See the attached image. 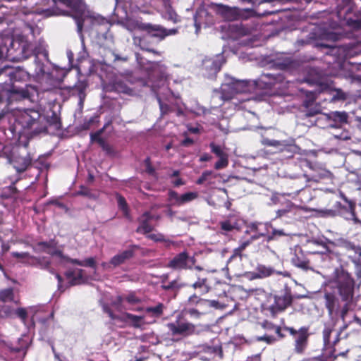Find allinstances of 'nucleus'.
<instances>
[{
	"mask_svg": "<svg viewBox=\"0 0 361 361\" xmlns=\"http://www.w3.org/2000/svg\"><path fill=\"white\" fill-rule=\"evenodd\" d=\"M283 75L279 73H263L257 80H235L233 78L228 79L227 82L221 87V92H216L214 97H220L222 100H229L235 94L254 92L257 89H275L282 90L288 85Z\"/></svg>",
	"mask_w": 361,
	"mask_h": 361,
	"instance_id": "nucleus-1",
	"label": "nucleus"
},
{
	"mask_svg": "<svg viewBox=\"0 0 361 361\" xmlns=\"http://www.w3.org/2000/svg\"><path fill=\"white\" fill-rule=\"evenodd\" d=\"M140 64L147 72L148 80L145 85L149 86L156 94L161 115L173 111L171 106L164 104L162 101L165 97H167L171 94L167 84L168 73L166 66L160 62L148 61L146 66H145L140 61Z\"/></svg>",
	"mask_w": 361,
	"mask_h": 361,
	"instance_id": "nucleus-2",
	"label": "nucleus"
},
{
	"mask_svg": "<svg viewBox=\"0 0 361 361\" xmlns=\"http://www.w3.org/2000/svg\"><path fill=\"white\" fill-rule=\"evenodd\" d=\"M15 116L16 125L20 126L30 135L47 132L48 123L55 129L61 127L59 118L55 113L52 114L50 119H46L38 111L33 109H17Z\"/></svg>",
	"mask_w": 361,
	"mask_h": 361,
	"instance_id": "nucleus-3",
	"label": "nucleus"
},
{
	"mask_svg": "<svg viewBox=\"0 0 361 361\" xmlns=\"http://www.w3.org/2000/svg\"><path fill=\"white\" fill-rule=\"evenodd\" d=\"M332 278L336 283L338 295L341 300L345 302L340 311V317L344 321L353 302L355 282L350 274L342 267L334 269Z\"/></svg>",
	"mask_w": 361,
	"mask_h": 361,
	"instance_id": "nucleus-4",
	"label": "nucleus"
},
{
	"mask_svg": "<svg viewBox=\"0 0 361 361\" xmlns=\"http://www.w3.org/2000/svg\"><path fill=\"white\" fill-rule=\"evenodd\" d=\"M44 248V250L49 254L51 257V260L47 257H30L29 264L40 268L42 269H46L51 274H54V269L51 267L53 261L59 264H64L68 262V257L64 256L60 250L51 249L47 243H41L39 244Z\"/></svg>",
	"mask_w": 361,
	"mask_h": 361,
	"instance_id": "nucleus-5",
	"label": "nucleus"
},
{
	"mask_svg": "<svg viewBox=\"0 0 361 361\" xmlns=\"http://www.w3.org/2000/svg\"><path fill=\"white\" fill-rule=\"evenodd\" d=\"M166 326L173 336H187L200 333V330L197 329V326L192 323L183 320L181 314H178L174 322L168 323Z\"/></svg>",
	"mask_w": 361,
	"mask_h": 361,
	"instance_id": "nucleus-6",
	"label": "nucleus"
},
{
	"mask_svg": "<svg viewBox=\"0 0 361 361\" xmlns=\"http://www.w3.org/2000/svg\"><path fill=\"white\" fill-rule=\"evenodd\" d=\"M140 26L141 30L146 32L147 35L154 39L156 43H159L167 36L174 35L178 32L177 29H166L160 25L149 23H142Z\"/></svg>",
	"mask_w": 361,
	"mask_h": 361,
	"instance_id": "nucleus-7",
	"label": "nucleus"
},
{
	"mask_svg": "<svg viewBox=\"0 0 361 361\" xmlns=\"http://www.w3.org/2000/svg\"><path fill=\"white\" fill-rule=\"evenodd\" d=\"M196 259L194 256L184 250L175 255L168 263L167 267L173 270L192 269L195 266Z\"/></svg>",
	"mask_w": 361,
	"mask_h": 361,
	"instance_id": "nucleus-8",
	"label": "nucleus"
},
{
	"mask_svg": "<svg viewBox=\"0 0 361 361\" xmlns=\"http://www.w3.org/2000/svg\"><path fill=\"white\" fill-rule=\"evenodd\" d=\"M138 248L137 245H130L128 249L118 252L111 258L109 262L102 263L104 269L111 271L114 269L125 264L128 260L133 257L135 250Z\"/></svg>",
	"mask_w": 361,
	"mask_h": 361,
	"instance_id": "nucleus-9",
	"label": "nucleus"
},
{
	"mask_svg": "<svg viewBox=\"0 0 361 361\" xmlns=\"http://www.w3.org/2000/svg\"><path fill=\"white\" fill-rule=\"evenodd\" d=\"M291 264L303 271L313 270L310 261L301 247L297 245L290 249Z\"/></svg>",
	"mask_w": 361,
	"mask_h": 361,
	"instance_id": "nucleus-10",
	"label": "nucleus"
},
{
	"mask_svg": "<svg viewBox=\"0 0 361 361\" xmlns=\"http://www.w3.org/2000/svg\"><path fill=\"white\" fill-rule=\"evenodd\" d=\"M322 120H325L329 122H332L329 125V128H340L344 124L348 122V114L345 111H331L329 114H324L321 115L316 122H319Z\"/></svg>",
	"mask_w": 361,
	"mask_h": 361,
	"instance_id": "nucleus-11",
	"label": "nucleus"
},
{
	"mask_svg": "<svg viewBox=\"0 0 361 361\" xmlns=\"http://www.w3.org/2000/svg\"><path fill=\"white\" fill-rule=\"evenodd\" d=\"M292 301L293 297L290 291L286 290L283 295L274 296V303L268 307V310L272 316H275L290 306Z\"/></svg>",
	"mask_w": 361,
	"mask_h": 361,
	"instance_id": "nucleus-12",
	"label": "nucleus"
},
{
	"mask_svg": "<svg viewBox=\"0 0 361 361\" xmlns=\"http://www.w3.org/2000/svg\"><path fill=\"white\" fill-rule=\"evenodd\" d=\"M71 8L75 12L74 18L77 25V30L79 33H81L83 23L85 18L90 17V13L87 9L85 3L81 0H76L71 3Z\"/></svg>",
	"mask_w": 361,
	"mask_h": 361,
	"instance_id": "nucleus-13",
	"label": "nucleus"
},
{
	"mask_svg": "<svg viewBox=\"0 0 361 361\" xmlns=\"http://www.w3.org/2000/svg\"><path fill=\"white\" fill-rule=\"evenodd\" d=\"M225 62L224 56L221 54L216 55L215 58H207L203 61V69L205 76L212 78L220 71L221 66Z\"/></svg>",
	"mask_w": 361,
	"mask_h": 361,
	"instance_id": "nucleus-14",
	"label": "nucleus"
},
{
	"mask_svg": "<svg viewBox=\"0 0 361 361\" xmlns=\"http://www.w3.org/2000/svg\"><path fill=\"white\" fill-rule=\"evenodd\" d=\"M343 198L348 203V206H343L341 202H336V207L338 209V216L346 220H352L355 224L361 223L355 214V204L345 196H343Z\"/></svg>",
	"mask_w": 361,
	"mask_h": 361,
	"instance_id": "nucleus-15",
	"label": "nucleus"
},
{
	"mask_svg": "<svg viewBox=\"0 0 361 361\" xmlns=\"http://www.w3.org/2000/svg\"><path fill=\"white\" fill-rule=\"evenodd\" d=\"M309 336L307 328L301 327L299 329V334L296 335L294 338L293 344V350L296 354L303 355L305 353L308 345Z\"/></svg>",
	"mask_w": 361,
	"mask_h": 361,
	"instance_id": "nucleus-16",
	"label": "nucleus"
},
{
	"mask_svg": "<svg viewBox=\"0 0 361 361\" xmlns=\"http://www.w3.org/2000/svg\"><path fill=\"white\" fill-rule=\"evenodd\" d=\"M8 100L9 102H12L13 100H20V99H32L35 92H36L33 87L27 86L24 88H18L16 87H13L11 90H8Z\"/></svg>",
	"mask_w": 361,
	"mask_h": 361,
	"instance_id": "nucleus-17",
	"label": "nucleus"
},
{
	"mask_svg": "<svg viewBox=\"0 0 361 361\" xmlns=\"http://www.w3.org/2000/svg\"><path fill=\"white\" fill-rule=\"evenodd\" d=\"M43 59H39V55L35 56V73L38 76L39 75H51L50 68L51 63L48 59V53L44 51L41 54Z\"/></svg>",
	"mask_w": 361,
	"mask_h": 361,
	"instance_id": "nucleus-18",
	"label": "nucleus"
},
{
	"mask_svg": "<svg viewBox=\"0 0 361 361\" xmlns=\"http://www.w3.org/2000/svg\"><path fill=\"white\" fill-rule=\"evenodd\" d=\"M133 42L135 46L139 47L141 49L152 52L154 54L160 56L161 52L157 51L153 48L154 45L158 43L155 42V39L151 38L148 35L145 34L142 37H134Z\"/></svg>",
	"mask_w": 361,
	"mask_h": 361,
	"instance_id": "nucleus-19",
	"label": "nucleus"
},
{
	"mask_svg": "<svg viewBox=\"0 0 361 361\" xmlns=\"http://www.w3.org/2000/svg\"><path fill=\"white\" fill-rule=\"evenodd\" d=\"M271 226L267 224L262 223H252L247 226V230H246L245 233H251L252 239L257 240L260 237L266 236L269 233V228H271Z\"/></svg>",
	"mask_w": 361,
	"mask_h": 361,
	"instance_id": "nucleus-20",
	"label": "nucleus"
},
{
	"mask_svg": "<svg viewBox=\"0 0 361 361\" xmlns=\"http://www.w3.org/2000/svg\"><path fill=\"white\" fill-rule=\"evenodd\" d=\"M307 165L313 172L308 178L310 180L318 182L321 179L331 178L332 176V173L320 164L309 162Z\"/></svg>",
	"mask_w": 361,
	"mask_h": 361,
	"instance_id": "nucleus-21",
	"label": "nucleus"
},
{
	"mask_svg": "<svg viewBox=\"0 0 361 361\" xmlns=\"http://www.w3.org/2000/svg\"><path fill=\"white\" fill-rule=\"evenodd\" d=\"M3 75H8L11 82L20 81L26 77V73L20 68H16L7 65L3 67L0 66V76Z\"/></svg>",
	"mask_w": 361,
	"mask_h": 361,
	"instance_id": "nucleus-22",
	"label": "nucleus"
},
{
	"mask_svg": "<svg viewBox=\"0 0 361 361\" xmlns=\"http://www.w3.org/2000/svg\"><path fill=\"white\" fill-rule=\"evenodd\" d=\"M274 273H276L277 274H282L280 271H276L273 268L271 267H267L264 265L259 264L257 267L255 271L252 273L251 278L252 279H263L268 276H270L273 275ZM284 276H288L289 274L286 272L283 274Z\"/></svg>",
	"mask_w": 361,
	"mask_h": 361,
	"instance_id": "nucleus-23",
	"label": "nucleus"
},
{
	"mask_svg": "<svg viewBox=\"0 0 361 361\" xmlns=\"http://www.w3.org/2000/svg\"><path fill=\"white\" fill-rule=\"evenodd\" d=\"M163 8L161 10V16L164 18L177 23L180 20L178 16L171 6L170 0H161Z\"/></svg>",
	"mask_w": 361,
	"mask_h": 361,
	"instance_id": "nucleus-24",
	"label": "nucleus"
},
{
	"mask_svg": "<svg viewBox=\"0 0 361 361\" xmlns=\"http://www.w3.org/2000/svg\"><path fill=\"white\" fill-rule=\"evenodd\" d=\"M255 240L252 239V237L247 240H240L239 246L233 250L232 255L228 260V264L231 263L233 259H238L241 261L242 252L249 246Z\"/></svg>",
	"mask_w": 361,
	"mask_h": 361,
	"instance_id": "nucleus-25",
	"label": "nucleus"
},
{
	"mask_svg": "<svg viewBox=\"0 0 361 361\" xmlns=\"http://www.w3.org/2000/svg\"><path fill=\"white\" fill-rule=\"evenodd\" d=\"M325 305L328 310L329 314L332 315L339 310V300L332 293H326L324 295Z\"/></svg>",
	"mask_w": 361,
	"mask_h": 361,
	"instance_id": "nucleus-26",
	"label": "nucleus"
},
{
	"mask_svg": "<svg viewBox=\"0 0 361 361\" xmlns=\"http://www.w3.org/2000/svg\"><path fill=\"white\" fill-rule=\"evenodd\" d=\"M66 276L72 286L80 284L84 281L83 270L80 269L68 270L66 273Z\"/></svg>",
	"mask_w": 361,
	"mask_h": 361,
	"instance_id": "nucleus-27",
	"label": "nucleus"
},
{
	"mask_svg": "<svg viewBox=\"0 0 361 361\" xmlns=\"http://www.w3.org/2000/svg\"><path fill=\"white\" fill-rule=\"evenodd\" d=\"M152 218L149 212L144 213L140 218V226L137 228V232L140 233H148L152 231V226L149 223Z\"/></svg>",
	"mask_w": 361,
	"mask_h": 361,
	"instance_id": "nucleus-28",
	"label": "nucleus"
},
{
	"mask_svg": "<svg viewBox=\"0 0 361 361\" xmlns=\"http://www.w3.org/2000/svg\"><path fill=\"white\" fill-rule=\"evenodd\" d=\"M335 245L346 250L347 251H352L358 257H361V247L356 246L354 243L348 241L344 238H339L336 240Z\"/></svg>",
	"mask_w": 361,
	"mask_h": 361,
	"instance_id": "nucleus-29",
	"label": "nucleus"
},
{
	"mask_svg": "<svg viewBox=\"0 0 361 361\" xmlns=\"http://www.w3.org/2000/svg\"><path fill=\"white\" fill-rule=\"evenodd\" d=\"M305 107L304 115L306 117H313L320 113V108L314 104L313 99L305 100L303 102Z\"/></svg>",
	"mask_w": 361,
	"mask_h": 361,
	"instance_id": "nucleus-30",
	"label": "nucleus"
},
{
	"mask_svg": "<svg viewBox=\"0 0 361 361\" xmlns=\"http://www.w3.org/2000/svg\"><path fill=\"white\" fill-rule=\"evenodd\" d=\"M123 319L135 328L141 327L144 324V317L130 313H124Z\"/></svg>",
	"mask_w": 361,
	"mask_h": 361,
	"instance_id": "nucleus-31",
	"label": "nucleus"
},
{
	"mask_svg": "<svg viewBox=\"0 0 361 361\" xmlns=\"http://www.w3.org/2000/svg\"><path fill=\"white\" fill-rule=\"evenodd\" d=\"M207 278L197 275V281L191 285V287L194 289H200L202 293L204 294L209 291V286L207 285Z\"/></svg>",
	"mask_w": 361,
	"mask_h": 361,
	"instance_id": "nucleus-32",
	"label": "nucleus"
},
{
	"mask_svg": "<svg viewBox=\"0 0 361 361\" xmlns=\"http://www.w3.org/2000/svg\"><path fill=\"white\" fill-rule=\"evenodd\" d=\"M87 87V85L85 82H79L75 85L73 88V93H77L79 97V104L82 106L83 101L85 97V89Z\"/></svg>",
	"mask_w": 361,
	"mask_h": 361,
	"instance_id": "nucleus-33",
	"label": "nucleus"
},
{
	"mask_svg": "<svg viewBox=\"0 0 361 361\" xmlns=\"http://www.w3.org/2000/svg\"><path fill=\"white\" fill-rule=\"evenodd\" d=\"M186 286V283L180 282L178 279L173 280L168 284H163L161 288L165 290H178L180 288Z\"/></svg>",
	"mask_w": 361,
	"mask_h": 361,
	"instance_id": "nucleus-34",
	"label": "nucleus"
},
{
	"mask_svg": "<svg viewBox=\"0 0 361 361\" xmlns=\"http://www.w3.org/2000/svg\"><path fill=\"white\" fill-rule=\"evenodd\" d=\"M117 202H118V208L123 212L124 216L126 219L130 220L131 219H130V213H129V209H128V205H127L125 198L120 195L118 196L117 197Z\"/></svg>",
	"mask_w": 361,
	"mask_h": 361,
	"instance_id": "nucleus-35",
	"label": "nucleus"
},
{
	"mask_svg": "<svg viewBox=\"0 0 361 361\" xmlns=\"http://www.w3.org/2000/svg\"><path fill=\"white\" fill-rule=\"evenodd\" d=\"M71 262L73 264L82 266V267H92L94 268L96 266V261L94 257H90L87 259H84L83 261H80L78 259H70L68 258V262Z\"/></svg>",
	"mask_w": 361,
	"mask_h": 361,
	"instance_id": "nucleus-36",
	"label": "nucleus"
},
{
	"mask_svg": "<svg viewBox=\"0 0 361 361\" xmlns=\"http://www.w3.org/2000/svg\"><path fill=\"white\" fill-rule=\"evenodd\" d=\"M118 301L120 305H123L125 302H128L129 305H136L140 302V299L131 293L124 298L122 297H118Z\"/></svg>",
	"mask_w": 361,
	"mask_h": 361,
	"instance_id": "nucleus-37",
	"label": "nucleus"
},
{
	"mask_svg": "<svg viewBox=\"0 0 361 361\" xmlns=\"http://www.w3.org/2000/svg\"><path fill=\"white\" fill-rule=\"evenodd\" d=\"M209 147L212 152H213L219 158L228 156V154L224 151V148L220 145H217L214 142H211Z\"/></svg>",
	"mask_w": 361,
	"mask_h": 361,
	"instance_id": "nucleus-38",
	"label": "nucleus"
},
{
	"mask_svg": "<svg viewBox=\"0 0 361 361\" xmlns=\"http://www.w3.org/2000/svg\"><path fill=\"white\" fill-rule=\"evenodd\" d=\"M198 197L197 192H188L180 195V205L190 202Z\"/></svg>",
	"mask_w": 361,
	"mask_h": 361,
	"instance_id": "nucleus-39",
	"label": "nucleus"
},
{
	"mask_svg": "<svg viewBox=\"0 0 361 361\" xmlns=\"http://www.w3.org/2000/svg\"><path fill=\"white\" fill-rule=\"evenodd\" d=\"M113 89L118 92L129 93L131 90L121 80H116L113 84Z\"/></svg>",
	"mask_w": 361,
	"mask_h": 361,
	"instance_id": "nucleus-40",
	"label": "nucleus"
},
{
	"mask_svg": "<svg viewBox=\"0 0 361 361\" xmlns=\"http://www.w3.org/2000/svg\"><path fill=\"white\" fill-rule=\"evenodd\" d=\"M143 23H139L138 21L133 20H128L123 23V26L129 31L133 32L136 29L141 30V26Z\"/></svg>",
	"mask_w": 361,
	"mask_h": 361,
	"instance_id": "nucleus-41",
	"label": "nucleus"
},
{
	"mask_svg": "<svg viewBox=\"0 0 361 361\" xmlns=\"http://www.w3.org/2000/svg\"><path fill=\"white\" fill-rule=\"evenodd\" d=\"M0 299L4 302L12 301L13 300V290L7 288L0 292Z\"/></svg>",
	"mask_w": 361,
	"mask_h": 361,
	"instance_id": "nucleus-42",
	"label": "nucleus"
},
{
	"mask_svg": "<svg viewBox=\"0 0 361 361\" xmlns=\"http://www.w3.org/2000/svg\"><path fill=\"white\" fill-rule=\"evenodd\" d=\"M164 305L161 303H159L154 307H149L146 309V312L152 314L154 316L159 317L163 312Z\"/></svg>",
	"mask_w": 361,
	"mask_h": 361,
	"instance_id": "nucleus-43",
	"label": "nucleus"
},
{
	"mask_svg": "<svg viewBox=\"0 0 361 361\" xmlns=\"http://www.w3.org/2000/svg\"><path fill=\"white\" fill-rule=\"evenodd\" d=\"M228 165V156L219 157V160L215 163L214 168L216 170H220L227 167Z\"/></svg>",
	"mask_w": 361,
	"mask_h": 361,
	"instance_id": "nucleus-44",
	"label": "nucleus"
},
{
	"mask_svg": "<svg viewBox=\"0 0 361 361\" xmlns=\"http://www.w3.org/2000/svg\"><path fill=\"white\" fill-rule=\"evenodd\" d=\"M169 199L172 202L173 204L177 206L180 205V195H179L177 192L170 190L169 192Z\"/></svg>",
	"mask_w": 361,
	"mask_h": 361,
	"instance_id": "nucleus-45",
	"label": "nucleus"
},
{
	"mask_svg": "<svg viewBox=\"0 0 361 361\" xmlns=\"http://www.w3.org/2000/svg\"><path fill=\"white\" fill-rule=\"evenodd\" d=\"M346 24L349 27L353 30H358L361 29V20L348 18L346 20Z\"/></svg>",
	"mask_w": 361,
	"mask_h": 361,
	"instance_id": "nucleus-46",
	"label": "nucleus"
},
{
	"mask_svg": "<svg viewBox=\"0 0 361 361\" xmlns=\"http://www.w3.org/2000/svg\"><path fill=\"white\" fill-rule=\"evenodd\" d=\"M347 95L345 92H343L341 90L337 89L334 90V93L332 95L331 100L334 102L336 101H343L346 99Z\"/></svg>",
	"mask_w": 361,
	"mask_h": 361,
	"instance_id": "nucleus-47",
	"label": "nucleus"
},
{
	"mask_svg": "<svg viewBox=\"0 0 361 361\" xmlns=\"http://www.w3.org/2000/svg\"><path fill=\"white\" fill-rule=\"evenodd\" d=\"M338 209L336 207V202L334 205L333 209H324L322 211L323 216L328 217H334L338 216Z\"/></svg>",
	"mask_w": 361,
	"mask_h": 361,
	"instance_id": "nucleus-48",
	"label": "nucleus"
},
{
	"mask_svg": "<svg viewBox=\"0 0 361 361\" xmlns=\"http://www.w3.org/2000/svg\"><path fill=\"white\" fill-rule=\"evenodd\" d=\"M291 61L290 59L286 58L283 60H279L276 62L275 65L277 68H279L281 70H285L289 67L290 65Z\"/></svg>",
	"mask_w": 361,
	"mask_h": 361,
	"instance_id": "nucleus-49",
	"label": "nucleus"
},
{
	"mask_svg": "<svg viewBox=\"0 0 361 361\" xmlns=\"http://www.w3.org/2000/svg\"><path fill=\"white\" fill-rule=\"evenodd\" d=\"M235 223H232L231 221H224L220 223L221 228L225 231H231L235 228Z\"/></svg>",
	"mask_w": 361,
	"mask_h": 361,
	"instance_id": "nucleus-50",
	"label": "nucleus"
},
{
	"mask_svg": "<svg viewBox=\"0 0 361 361\" xmlns=\"http://www.w3.org/2000/svg\"><path fill=\"white\" fill-rule=\"evenodd\" d=\"M257 341H264L268 344H272L276 341V338L273 336H262L257 337Z\"/></svg>",
	"mask_w": 361,
	"mask_h": 361,
	"instance_id": "nucleus-51",
	"label": "nucleus"
},
{
	"mask_svg": "<svg viewBox=\"0 0 361 361\" xmlns=\"http://www.w3.org/2000/svg\"><path fill=\"white\" fill-rule=\"evenodd\" d=\"M15 314H16V316L18 317H19L23 322H25L26 319H27V311L24 308H18L16 311H15Z\"/></svg>",
	"mask_w": 361,
	"mask_h": 361,
	"instance_id": "nucleus-52",
	"label": "nucleus"
},
{
	"mask_svg": "<svg viewBox=\"0 0 361 361\" xmlns=\"http://www.w3.org/2000/svg\"><path fill=\"white\" fill-rule=\"evenodd\" d=\"M202 298H200L196 294H193L189 297L188 300V303L190 305H200V301Z\"/></svg>",
	"mask_w": 361,
	"mask_h": 361,
	"instance_id": "nucleus-53",
	"label": "nucleus"
},
{
	"mask_svg": "<svg viewBox=\"0 0 361 361\" xmlns=\"http://www.w3.org/2000/svg\"><path fill=\"white\" fill-rule=\"evenodd\" d=\"M285 233L283 232V230H278V229H275L274 228L272 230V233L271 235H268L267 236V241H270V240H272L275 238L276 236H282V235H285Z\"/></svg>",
	"mask_w": 361,
	"mask_h": 361,
	"instance_id": "nucleus-54",
	"label": "nucleus"
},
{
	"mask_svg": "<svg viewBox=\"0 0 361 361\" xmlns=\"http://www.w3.org/2000/svg\"><path fill=\"white\" fill-rule=\"evenodd\" d=\"M326 38L331 39L333 42L338 40L341 37V35L336 32H328L326 34Z\"/></svg>",
	"mask_w": 361,
	"mask_h": 361,
	"instance_id": "nucleus-55",
	"label": "nucleus"
},
{
	"mask_svg": "<svg viewBox=\"0 0 361 361\" xmlns=\"http://www.w3.org/2000/svg\"><path fill=\"white\" fill-rule=\"evenodd\" d=\"M12 256L16 258H20V259H27V262H30V255L27 252H13L11 253Z\"/></svg>",
	"mask_w": 361,
	"mask_h": 361,
	"instance_id": "nucleus-56",
	"label": "nucleus"
},
{
	"mask_svg": "<svg viewBox=\"0 0 361 361\" xmlns=\"http://www.w3.org/2000/svg\"><path fill=\"white\" fill-rule=\"evenodd\" d=\"M103 130H104V128L96 132L95 133H91V135H90L91 140L96 141L98 143H99V140H103L101 137V134L102 133Z\"/></svg>",
	"mask_w": 361,
	"mask_h": 361,
	"instance_id": "nucleus-57",
	"label": "nucleus"
},
{
	"mask_svg": "<svg viewBox=\"0 0 361 361\" xmlns=\"http://www.w3.org/2000/svg\"><path fill=\"white\" fill-rule=\"evenodd\" d=\"M331 331V329L327 328L323 331V340L325 345L329 343Z\"/></svg>",
	"mask_w": 361,
	"mask_h": 361,
	"instance_id": "nucleus-58",
	"label": "nucleus"
},
{
	"mask_svg": "<svg viewBox=\"0 0 361 361\" xmlns=\"http://www.w3.org/2000/svg\"><path fill=\"white\" fill-rule=\"evenodd\" d=\"M78 194L89 197H92V193L90 190L88 188L83 186L80 188V190L78 192Z\"/></svg>",
	"mask_w": 361,
	"mask_h": 361,
	"instance_id": "nucleus-59",
	"label": "nucleus"
},
{
	"mask_svg": "<svg viewBox=\"0 0 361 361\" xmlns=\"http://www.w3.org/2000/svg\"><path fill=\"white\" fill-rule=\"evenodd\" d=\"M212 174L211 171H204L202 176L198 178L197 180V184H202L203 183L207 178L209 176Z\"/></svg>",
	"mask_w": 361,
	"mask_h": 361,
	"instance_id": "nucleus-60",
	"label": "nucleus"
},
{
	"mask_svg": "<svg viewBox=\"0 0 361 361\" xmlns=\"http://www.w3.org/2000/svg\"><path fill=\"white\" fill-rule=\"evenodd\" d=\"M99 144L107 153H111L112 152L111 147L108 144H106L104 140H99Z\"/></svg>",
	"mask_w": 361,
	"mask_h": 361,
	"instance_id": "nucleus-61",
	"label": "nucleus"
},
{
	"mask_svg": "<svg viewBox=\"0 0 361 361\" xmlns=\"http://www.w3.org/2000/svg\"><path fill=\"white\" fill-rule=\"evenodd\" d=\"M103 310L106 313L108 314L109 317L111 319H116L118 318V317L112 312V311L107 305H103Z\"/></svg>",
	"mask_w": 361,
	"mask_h": 361,
	"instance_id": "nucleus-62",
	"label": "nucleus"
},
{
	"mask_svg": "<svg viewBox=\"0 0 361 361\" xmlns=\"http://www.w3.org/2000/svg\"><path fill=\"white\" fill-rule=\"evenodd\" d=\"M262 326L264 329H267V330H274V329L276 327V326L272 322H268V321H264L262 324Z\"/></svg>",
	"mask_w": 361,
	"mask_h": 361,
	"instance_id": "nucleus-63",
	"label": "nucleus"
},
{
	"mask_svg": "<svg viewBox=\"0 0 361 361\" xmlns=\"http://www.w3.org/2000/svg\"><path fill=\"white\" fill-rule=\"evenodd\" d=\"M350 7L347 8L346 11L345 10L344 7L341 5H338V16L339 18H342L344 14H345L349 10Z\"/></svg>",
	"mask_w": 361,
	"mask_h": 361,
	"instance_id": "nucleus-64",
	"label": "nucleus"
}]
</instances>
